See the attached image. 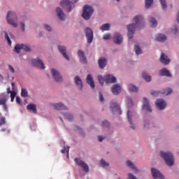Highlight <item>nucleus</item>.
Returning a JSON list of instances; mask_svg holds the SVG:
<instances>
[{
  "mask_svg": "<svg viewBox=\"0 0 179 179\" xmlns=\"http://www.w3.org/2000/svg\"><path fill=\"white\" fill-rule=\"evenodd\" d=\"M93 12H94V10L92 6L85 5L83 7V12L82 14V17L85 20H89V19L92 17V15H93Z\"/></svg>",
  "mask_w": 179,
  "mask_h": 179,
  "instance_id": "obj_3",
  "label": "nucleus"
},
{
  "mask_svg": "<svg viewBox=\"0 0 179 179\" xmlns=\"http://www.w3.org/2000/svg\"><path fill=\"white\" fill-rule=\"evenodd\" d=\"M27 110L29 111H34L35 114L37 113V108L34 103H30L27 106Z\"/></svg>",
  "mask_w": 179,
  "mask_h": 179,
  "instance_id": "obj_29",
  "label": "nucleus"
},
{
  "mask_svg": "<svg viewBox=\"0 0 179 179\" xmlns=\"http://www.w3.org/2000/svg\"><path fill=\"white\" fill-rule=\"evenodd\" d=\"M98 80H99V83L101 85V86H103V85H104V82H106V77L103 78L101 76H99Z\"/></svg>",
  "mask_w": 179,
  "mask_h": 179,
  "instance_id": "obj_39",
  "label": "nucleus"
},
{
  "mask_svg": "<svg viewBox=\"0 0 179 179\" xmlns=\"http://www.w3.org/2000/svg\"><path fill=\"white\" fill-rule=\"evenodd\" d=\"M53 107L55 108V110H68V108L62 103H54Z\"/></svg>",
  "mask_w": 179,
  "mask_h": 179,
  "instance_id": "obj_27",
  "label": "nucleus"
},
{
  "mask_svg": "<svg viewBox=\"0 0 179 179\" xmlns=\"http://www.w3.org/2000/svg\"><path fill=\"white\" fill-rule=\"evenodd\" d=\"M66 152V148H64V149L62 150V153H65Z\"/></svg>",
  "mask_w": 179,
  "mask_h": 179,
  "instance_id": "obj_62",
  "label": "nucleus"
},
{
  "mask_svg": "<svg viewBox=\"0 0 179 179\" xmlns=\"http://www.w3.org/2000/svg\"><path fill=\"white\" fill-rule=\"evenodd\" d=\"M150 94L152 96H155V97H157V96L160 94V92H156V91L152 90L150 91Z\"/></svg>",
  "mask_w": 179,
  "mask_h": 179,
  "instance_id": "obj_44",
  "label": "nucleus"
},
{
  "mask_svg": "<svg viewBox=\"0 0 179 179\" xmlns=\"http://www.w3.org/2000/svg\"><path fill=\"white\" fill-rule=\"evenodd\" d=\"M122 40L124 38H122V35L121 34L115 32L113 35V41L115 44H120L122 43Z\"/></svg>",
  "mask_w": 179,
  "mask_h": 179,
  "instance_id": "obj_13",
  "label": "nucleus"
},
{
  "mask_svg": "<svg viewBox=\"0 0 179 179\" xmlns=\"http://www.w3.org/2000/svg\"><path fill=\"white\" fill-rule=\"evenodd\" d=\"M101 127H110V123L108 122V121L104 120V121H103L102 123H101Z\"/></svg>",
  "mask_w": 179,
  "mask_h": 179,
  "instance_id": "obj_45",
  "label": "nucleus"
},
{
  "mask_svg": "<svg viewBox=\"0 0 179 179\" xmlns=\"http://www.w3.org/2000/svg\"><path fill=\"white\" fill-rule=\"evenodd\" d=\"M44 28H45V30H47L48 31H51V27H50L48 24H45V25H44Z\"/></svg>",
  "mask_w": 179,
  "mask_h": 179,
  "instance_id": "obj_53",
  "label": "nucleus"
},
{
  "mask_svg": "<svg viewBox=\"0 0 179 179\" xmlns=\"http://www.w3.org/2000/svg\"><path fill=\"white\" fill-rule=\"evenodd\" d=\"M106 83H115L117 82V78L113 75H106L105 76Z\"/></svg>",
  "mask_w": 179,
  "mask_h": 179,
  "instance_id": "obj_19",
  "label": "nucleus"
},
{
  "mask_svg": "<svg viewBox=\"0 0 179 179\" xmlns=\"http://www.w3.org/2000/svg\"><path fill=\"white\" fill-rule=\"evenodd\" d=\"M7 93L8 94L12 93V92L10 91V87L7 88Z\"/></svg>",
  "mask_w": 179,
  "mask_h": 179,
  "instance_id": "obj_59",
  "label": "nucleus"
},
{
  "mask_svg": "<svg viewBox=\"0 0 179 179\" xmlns=\"http://www.w3.org/2000/svg\"><path fill=\"white\" fill-rule=\"evenodd\" d=\"M171 93H173V90L169 88L166 90V92H163V94H165L166 96H169V94H171Z\"/></svg>",
  "mask_w": 179,
  "mask_h": 179,
  "instance_id": "obj_48",
  "label": "nucleus"
},
{
  "mask_svg": "<svg viewBox=\"0 0 179 179\" xmlns=\"http://www.w3.org/2000/svg\"><path fill=\"white\" fill-rule=\"evenodd\" d=\"M134 50L137 55H139V54H142V49H141V48L138 45H136L134 47Z\"/></svg>",
  "mask_w": 179,
  "mask_h": 179,
  "instance_id": "obj_40",
  "label": "nucleus"
},
{
  "mask_svg": "<svg viewBox=\"0 0 179 179\" xmlns=\"http://www.w3.org/2000/svg\"><path fill=\"white\" fill-rule=\"evenodd\" d=\"M151 27H156L157 26V20L155 17H151L150 20Z\"/></svg>",
  "mask_w": 179,
  "mask_h": 179,
  "instance_id": "obj_35",
  "label": "nucleus"
},
{
  "mask_svg": "<svg viewBox=\"0 0 179 179\" xmlns=\"http://www.w3.org/2000/svg\"><path fill=\"white\" fill-rule=\"evenodd\" d=\"M78 55L82 64H87V59H86V56H85V52L83 50H79L78 51Z\"/></svg>",
  "mask_w": 179,
  "mask_h": 179,
  "instance_id": "obj_18",
  "label": "nucleus"
},
{
  "mask_svg": "<svg viewBox=\"0 0 179 179\" xmlns=\"http://www.w3.org/2000/svg\"><path fill=\"white\" fill-rule=\"evenodd\" d=\"M151 173L154 179H164L163 174H162V173H160V171L156 169L152 168Z\"/></svg>",
  "mask_w": 179,
  "mask_h": 179,
  "instance_id": "obj_10",
  "label": "nucleus"
},
{
  "mask_svg": "<svg viewBox=\"0 0 179 179\" xmlns=\"http://www.w3.org/2000/svg\"><path fill=\"white\" fill-rule=\"evenodd\" d=\"M98 64L100 69H104V68H106V65H107V59H106V57H101L98 60Z\"/></svg>",
  "mask_w": 179,
  "mask_h": 179,
  "instance_id": "obj_20",
  "label": "nucleus"
},
{
  "mask_svg": "<svg viewBox=\"0 0 179 179\" xmlns=\"http://www.w3.org/2000/svg\"><path fill=\"white\" fill-rule=\"evenodd\" d=\"M127 164L128 167L134 170V173H138V170L136 167H135V165L134 164V163H132V162L128 160L127 161Z\"/></svg>",
  "mask_w": 179,
  "mask_h": 179,
  "instance_id": "obj_30",
  "label": "nucleus"
},
{
  "mask_svg": "<svg viewBox=\"0 0 179 179\" xmlns=\"http://www.w3.org/2000/svg\"><path fill=\"white\" fill-rule=\"evenodd\" d=\"M20 26L22 31H24V26H25L23 22H21Z\"/></svg>",
  "mask_w": 179,
  "mask_h": 179,
  "instance_id": "obj_57",
  "label": "nucleus"
},
{
  "mask_svg": "<svg viewBox=\"0 0 179 179\" xmlns=\"http://www.w3.org/2000/svg\"><path fill=\"white\" fill-rule=\"evenodd\" d=\"M152 5H153V0H145V8L147 9H149Z\"/></svg>",
  "mask_w": 179,
  "mask_h": 179,
  "instance_id": "obj_37",
  "label": "nucleus"
},
{
  "mask_svg": "<svg viewBox=\"0 0 179 179\" xmlns=\"http://www.w3.org/2000/svg\"><path fill=\"white\" fill-rule=\"evenodd\" d=\"M85 33L88 44H91L93 41V31H92L90 28H86Z\"/></svg>",
  "mask_w": 179,
  "mask_h": 179,
  "instance_id": "obj_9",
  "label": "nucleus"
},
{
  "mask_svg": "<svg viewBox=\"0 0 179 179\" xmlns=\"http://www.w3.org/2000/svg\"><path fill=\"white\" fill-rule=\"evenodd\" d=\"M15 101H16L17 104H21L20 97L16 96Z\"/></svg>",
  "mask_w": 179,
  "mask_h": 179,
  "instance_id": "obj_55",
  "label": "nucleus"
},
{
  "mask_svg": "<svg viewBox=\"0 0 179 179\" xmlns=\"http://www.w3.org/2000/svg\"><path fill=\"white\" fill-rule=\"evenodd\" d=\"M128 90H129V92H133L134 93H136V92H138V90H139L138 87H136L132 84H129L128 85Z\"/></svg>",
  "mask_w": 179,
  "mask_h": 179,
  "instance_id": "obj_31",
  "label": "nucleus"
},
{
  "mask_svg": "<svg viewBox=\"0 0 179 179\" xmlns=\"http://www.w3.org/2000/svg\"><path fill=\"white\" fill-rule=\"evenodd\" d=\"M12 19H17L16 13H15L14 12L9 11L6 17V20L8 24H11V26H13V27H17V24L15 23Z\"/></svg>",
  "mask_w": 179,
  "mask_h": 179,
  "instance_id": "obj_5",
  "label": "nucleus"
},
{
  "mask_svg": "<svg viewBox=\"0 0 179 179\" xmlns=\"http://www.w3.org/2000/svg\"><path fill=\"white\" fill-rule=\"evenodd\" d=\"M5 38L7 41L8 45H12V41H10V38H9V36L8 35V33H6V32H5Z\"/></svg>",
  "mask_w": 179,
  "mask_h": 179,
  "instance_id": "obj_41",
  "label": "nucleus"
},
{
  "mask_svg": "<svg viewBox=\"0 0 179 179\" xmlns=\"http://www.w3.org/2000/svg\"><path fill=\"white\" fill-rule=\"evenodd\" d=\"M134 21L135 22V24H130L127 25V36L130 40L133 38L134 34H135V29L138 27H142V26L145 24L143 22V17L142 15H137L134 17Z\"/></svg>",
  "mask_w": 179,
  "mask_h": 179,
  "instance_id": "obj_1",
  "label": "nucleus"
},
{
  "mask_svg": "<svg viewBox=\"0 0 179 179\" xmlns=\"http://www.w3.org/2000/svg\"><path fill=\"white\" fill-rule=\"evenodd\" d=\"M159 76H167L168 78H171V73L167 70V69L164 68L159 71Z\"/></svg>",
  "mask_w": 179,
  "mask_h": 179,
  "instance_id": "obj_24",
  "label": "nucleus"
},
{
  "mask_svg": "<svg viewBox=\"0 0 179 179\" xmlns=\"http://www.w3.org/2000/svg\"><path fill=\"white\" fill-rule=\"evenodd\" d=\"M99 101H104V96H103L101 92H99Z\"/></svg>",
  "mask_w": 179,
  "mask_h": 179,
  "instance_id": "obj_54",
  "label": "nucleus"
},
{
  "mask_svg": "<svg viewBox=\"0 0 179 179\" xmlns=\"http://www.w3.org/2000/svg\"><path fill=\"white\" fill-rule=\"evenodd\" d=\"M74 83L76 85V86L80 87V90H82V89H83V83L82 82V79H80L79 76H76L74 78Z\"/></svg>",
  "mask_w": 179,
  "mask_h": 179,
  "instance_id": "obj_23",
  "label": "nucleus"
},
{
  "mask_svg": "<svg viewBox=\"0 0 179 179\" xmlns=\"http://www.w3.org/2000/svg\"><path fill=\"white\" fill-rule=\"evenodd\" d=\"M6 104V98L0 99V106Z\"/></svg>",
  "mask_w": 179,
  "mask_h": 179,
  "instance_id": "obj_50",
  "label": "nucleus"
},
{
  "mask_svg": "<svg viewBox=\"0 0 179 179\" xmlns=\"http://www.w3.org/2000/svg\"><path fill=\"white\" fill-rule=\"evenodd\" d=\"M100 30L102 31L110 30V24H103L100 27Z\"/></svg>",
  "mask_w": 179,
  "mask_h": 179,
  "instance_id": "obj_33",
  "label": "nucleus"
},
{
  "mask_svg": "<svg viewBox=\"0 0 179 179\" xmlns=\"http://www.w3.org/2000/svg\"><path fill=\"white\" fill-rule=\"evenodd\" d=\"M126 102L127 104V107H132V106H134V102L132 101V99H131V97L127 96L126 98Z\"/></svg>",
  "mask_w": 179,
  "mask_h": 179,
  "instance_id": "obj_34",
  "label": "nucleus"
},
{
  "mask_svg": "<svg viewBox=\"0 0 179 179\" xmlns=\"http://www.w3.org/2000/svg\"><path fill=\"white\" fill-rule=\"evenodd\" d=\"M160 156L164 159L166 164L169 166V167H171V166H174V156H173V154L170 152H164L163 151H161Z\"/></svg>",
  "mask_w": 179,
  "mask_h": 179,
  "instance_id": "obj_2",
  "label": "nucleus"
},
{
  "mask_svg": "<svg viewBox=\"0 0 179 179\" xmlns=\"http://www.w3.org/2000/svg\"><path fill=\"white\" fill-rule=\"evenodd\" d=\"M160 61L164 65H169L170 64V59L167 57V55H164V53H162L160 57Z\"/></svg>",
  "mask_w": 179,
  "mask_h": 179,
  "instance_id": "obj_21",
  "label": "nucleus"
},
{
  "mask_svg": "<svg viewBox=\"0 0 179 179\" xmlns=\"http://www.w3.org/2000/svg\"><path fill=\"white\" fill-rule=\"evenodd\" d=\"M3 108L4 111L8 113V106L6 105V103L3 105Z\"/></svg>",
  "mask_w": 179,
  "mask_h": 179,
  "instance_id": "obj_56",
  "label": "nucleus"
},
{
  "mask_svg": "<svg viewBox=\"0 0 179 179\" xmlns=\"http://www.w3.org/2000/svg\"><path fill=\"white\" fill-rule=\"evenodd\" d=\"M14 50L15 52H17V54H19L21 50H23V51H25L26 52H29L30 51V48L27 45L24 44H17L15 46Z\"/></svg>",
  "mask_w": 179,
  "mask_h": 179,
  "instance_id": "obj_7",
  "label": "nucleus"
},
{
  "mask_svg": "<svg viewBox=\"0 0 179 179\" xmlns=\"http://www.w3.org/2000/svg\"><path fill=\"white\" fill-rule=\"evenodd\" d=\"M143 78L146 82L152 81V76H149L146 72H143Z\"/></svg>",
  "mask_w": 179,
  "mask_h": 179,
  "instance_id": "obj_32",
  "label": "nucleus"
},
{
  "mask_svg": "<svg viewBox=\"0 0 179 179\" xmlns=\"http://www.w3.org/2000/svg\"><path fill=\"white\" fill-rule=\"evenodd\" d=\"M6 124V118L5 117H2L0 118V127H2V125H5Z\"/></svg>",
  "mask_w": 179,
  "mask_h": 179,
  "instance_id": "obj_43",
  "label": "nucleus"
},
{
  "mask_svg": "<svg viewBox=\"0 0 179 179\" xmlns=\"http://www.w3.org/2000/svg\"><path fill=\"white\" fill-rule=\"evenodd\" d=\"M110 107L113 113H115V111H117V113H119L120 115H121V114H122V111H121V108L120 107V106H118V104H117V103L111 102Z\"/></svg>",
  "mask_w": 179,
  "mask_h": 179,
  "instance_id": "obj_14",
  "label": "nucleus"
},
{
  "mask_svg": "<svg viewBox=\"0 0 179 179\" xmlns=\"http://www.w3.org/2000/svg\"><path fill=\"white\" fill-rule=\"evenodd\" d=\"M155 40L156 41L163 43V41H166L167 40V37H166L164 34H159L157 35Z\"/></svg>",
  "mask_w": 179,
  "mask_h": 179,
  "instance_id": "obj_28",
  "label": "nucleus"
},
{
  "mask_svg": "<svg viewBox=\"0 0 179 179\" xmlns=\"http://www.w3.org/2000/svg\"><path fill=\"white\" fill-rule=\"evenodd\" d=\"M159 1L162 6V9H167V3H166V0H159Z\"/></svg>",
  "mask_w": 179,
  "mask_h": 179,
  "instance_id": "obj_42",
  "label": "nucleus"
},
{
  "mask_svg": "<svg viewBox=\"0 0 179 179\" xmlns=\"http://www.w3.org/2000/svg\"><path fill=\"white\" fill-rule=\"evenodd\" d=\"M63 115L66 120H68L69 121H72V120H73V116L69 113H64Z\"/></svg>",
  "mask_w": 179,
  "mask_h": 179,
  "instance_id": "obj_36",
  "label": "nucleus"
},
{
  "mask_svg": "<svg viewBox=\"0 0 179 179\" xmlns=\"http://www.w3.org/2000/svg\"><path fill=\"white\" fill-rule=\"evenodd\" d=\"M132 117H134V113L131 111H127V120L131 125V129H135V127L132 124Z\"/></svg>",
  "mask_w": 179,
  "mask_h": 179,
  "instance_id": "obj_25",
  "label": "nucleus"
},
{
  "mask_svg": "<svg viewBox=\"0 0 179 179\" xmlns=\"http://www.w3.org/2000/svg\"><path fill=\"white\" fill-rule=\"evenodd\" d=\"M111 92L115 96H118L121 92V86L119 84H115L111 87Z\"/></svg>",
  "mask_w": 179,
  "mask_h": 179,
  "instance_id": "obj_16",
  "label": "nucleus"
},
{
  "mask_svg": "<svg viewBox=\"0 0 179 179\" xmlns=\"http://www.w3.org/2000/svg\"><path fill=\"white\" fill-rule=\"evenodd\" d=\"M32 64L34 65V66H36L37 68H40L41 69H45V66L44 65L43 61H41L38 58L33 59Z\"/></svg>",
  "mask_w": 179,
  "mask_h": 179,
  "instance_id": "obj_11",
  "label": "nucleus"
},
{
  "mask_svg": "<svg viewBox=\"0 0 179 179\" xmlns=\"http://www.w3.org/2000/svg\"><path fill=\"white\" fill-rule=\"evenodd\" d=\"M110 38H111V34H106L103 35V40H110Z\"/></svg>",
  "mask_w": 179,
  "mask_h": 179,
  "instance_id": "obj_49",
  "label": "nucleus"
},
{
  "mask_svg": "<svg viewBox=\"0 0 179 179\" xmlns=\"http://www.w3.org/2000/svg\"><path fill=\"white\" fill-rule=\"evenodd\" d=\"M60 6H62L63 9H66L67 12H71L72 10V8H75V4L69 1V0H62L60 1Z\"/></svg>",
  "mask_w": 179,
  "mask_h": 179,
  "instance_id": "obj_4",
  "label": "nucleus"
},
{
  "mask_svg": "<svg viewBox=\"0 0 179 179\" xmlns=\"http://www.w3.org/2000/svg\"><path fill=\"white\" fill-rule=\"evenodd\" d=\"M21 96H22V97H27L29 96V94H28L27 90L26 89L22 88V90H21Z\"/></svg>",
  "mask_w": 179,
  "mask_h": 179,
  "instance_id": "obj_38",
  "label": "nucleus"
},
{
  "mask_svg": "<svg viewBox=\"0 0 179 179\" xmlns=\"http://www.w3.org/2000/svg\"><path fill=\"white\" fill-rule=\"evenodd\" d=\"M155 104L157 108H159V110L164 109L166 106V101H164V100L163 99L157 100V101L155 102Z\"/></svg>",
  "mask_w": 179,
  "mask_h": 179,
  "instance_id": "obj_17",
  "label": "nucleus"
},
{
  "mask_svg": "<svg viewBox=\"0 0 179 179\" xmlns=\"http://www.w3.org/2000/svg\"><path fill=\"white\" fill-rule=\"evenodd\" d=\"M74 162L78 166L82 167L83 171L85 173H89V165H87V164L85 163V162L82 160H80L78 158H76Z\"/></svg>",
  "mask_w": 179,
  "mask_h": 179,
  "instance_id": "obj_6",
  "label": "nucleus"
},
{
  "mask_svg": "<svg viewBox=\"0 0 179 179\" xmlns=\"http://www.w3.org/2000/svg\"><path fill=\"white\" fill-rule=\"evenodd\" d=\"M86 80L87 83L90 85V87H92V89H94V81L93 80V77H92V75H87Z\"/></svg>",
  "mask_w": 179,
  "mask_h": 179,
  "instance_id": "obj_26",
  "label": "nucleus"
},
{
  "mask_svg": "<svg viewBox=\"0 0 179 179\" xmlns=\"http://www.w3.org/2000/svg\"><path fill=\"white\" fill-rule=\"evenodd\" d=\"M99 142H103V139H104V138H103V137H101V136H99Z\"/></svg>",
  "mask_w": 179,
  "mask_h": 179,
  "instance_id": "obj_58",
  "label": "nucleus"
},
{
  "mask_svg": "<svg viewBox=\"0 0 179 179\" xmlns=\"http://www.w3.org/2000/svg\"><path fill=\"white\" fill-rule=\"evenodd\" d=\"M15 97H16V92H10V99H11L12 102L14 101Z\"/></svg>",
  "mask_w": 179,
  "mask_h": 179,
  "instance_id": "obj_46",
  "label": "nucleus"
},
{
  "mask_svg": "<svg viewBox=\"0 0 179 179\" xmlns=\"http://www.w3.org/2000/svg\"><path fill=\"white\" fill-rule=\"evenodd\" d=\"M56 12L60 20H65V13H64V11H62V9H61V8L57 7L56 8Z\"/></svg>",
  "mask_w": 179,
  "mask_h": 179,
  "instance_id": "obj_22",
  "label": "nucleus"
},
{
  "mask_svg": "<svg viewBox=\"0 0 179 179\" xmlns=\"http://www.w3.org/2000/svg\"><path fill=\"white\" fill-rule=\"evenodd\" d=\"M51 73L53 79L56 82H62V76L59 73V72L54 69H51Z\"/></svg>",
  "mask_w": 179,
  "mask_h": 179,
  "instance_id": "obj_8",
  "label": "nucleus"
},
{
  "mask_svg": "<svg viewBox=\"0 0 179 179\" xmlns=\"http://www.w3.org/2000/svg\"><path fill=\"white\" fill-rule=\"evenodd\" d=\"M148 123L144 124V128H149Z\"/></svg>",
  "mask_w": 179,
  "mask_h": 179,
  "instance_id": "obj_63",
  "label": "nucleus"
},
{
  "mask_svg": "<svg viewBox=\"0 0 179 179\" xmlns=\"http://www.w3.org/2000/svg\"><path fill=\"white\" fill-rule=\"evenodd\" d=\"M8 69L9 71H10V72H12V73H15V69H13V66H12V65H8Z\"/></svg>",
  "mask_w": 179,
  "mask_h": 179,
  "instance_id": "obj_52",
  "label": "nucleus"
},
{
  "mask_svg": "<svg viewBox=\"0 0 179 179\" xmlns=\"http://www.w3.org/2000/svg\"><path fill=\"white\" fill-rule=\"evenodd\" d=\"M58 50L59 52L63 55L67 61H69V57L66 55V47L62 45H58Z\"/></svg>",
  "mask_w": 179,
  "mask_h": 179,
  "instance_id": "obj_15",
  "label": "nucleus"
},
{
  "mask_svg": "<svg viewBox=\"0 0 179 179\" xmlns=\"http://www.w3.org/2000/svg\"><path fill=\"white\" fill-rule=\"evenodd\" d=\"M142 108L143 110H145V111H147L148 113H152V108H150L149 101L145 97L143 98Z\"/></svg>",
  "mask_w": 179,
  "mask_h": 179,
  "instance_id": "obj_12",
  "label": "nucleus"
},
{
  "mask_svg": "<svg viewBox=\"0 0 179 179\" xmlns=\"http://www.w3.org/2000/svg\"><path fill=\"white\" fill-rule=\"evenodd\" d=\"M101 167H106V166H109V164L104 159H101Z\"/></svg>",
  "mask_w": 179,
  "mask_h": 179,
  "instance_id": "obj_47",
  "label": "nucleus"
},
{
  "mask_svg": "<svg viewBox=\"0 0 179 179\" xmlns=\"http://www.w3.org/2000/svg\"><path fill=\"white\" fill-rule=\"evenodd\" d=\"M67 157H69V147L67 148Z\"/></svg>",
  "mask_w": 179,
  "mask_h": 179,
  "instance_id": "obj_61",
  "label": "nucleus"
},
{
  "mask_svg": "<svg viewBox=\"0 0 179 179\" xmlns=\"http://www.w3.org/2000/svg\"><path fill=\"white\" fill-rule=\"evenodd\" d=\"M5 131H6V129L5 128H3L1 129V132H5Z\"/></svg>",
  "mask_w": 179,
  "mask_h": 179,
  "instance_id": "obj_64",
  "label": "nucleus"
},
{
  "mask_svg": "<svg viewBox=\"0 0 179 179\" xmlns=\"http://www.w3.org/2000/svg\"><path fill=\"white\" fill-rule=\"evenodd\" d=\"M128 179H138V178L135 177V176H134V174H132V173H129Z\"/></svg>",
  "mask_w": 179,
  "mask_h": 179,
  "instance_id": "obj_51",
  "label": "nucleus"
},
{
  "mask_svg": "<svg viewBox=\"0 0 179 179\" xmlns=\"http://www.w3.org/2000/svg\"><path fill=\"white\" fill-rule=\"evenodd\" d=\"M3 80V76L0 74V81L2 82Z\"/></svg>",
  "mask_w": 179,
  "mask_h": 179,
  "instance_id": "obj_60",
  "label": "nucleus"
}]
</instances>
